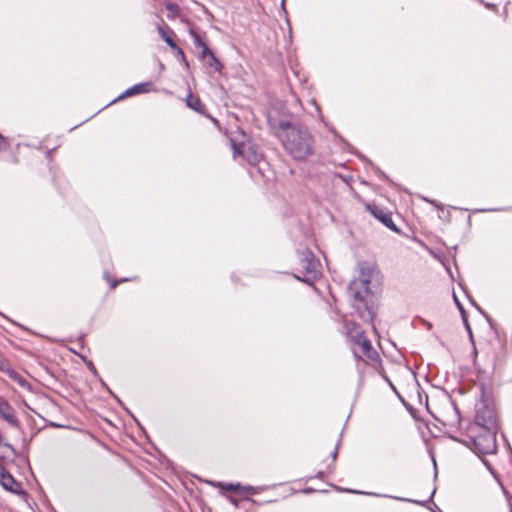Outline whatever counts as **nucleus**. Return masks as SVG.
I'll list each match as a JSON object with an SVG mask.
<instances>
[{
    "label": "nucleus",
    "mask_w": 512,
    "mask_h": 512,
    "mask_svg": "<svg viewBox=\"0 0 512 512\" xmlns=\"http://www.w3.org/2000/svg\"><path fill=\"white\" fill-rule=\"evenodd\" d=\"M368 209L373 214L375 218H377L381 223H383L386 227L393 231H398V228L394 224L390 213L384 211L382 208L378 206H368Z\"/></svg>",
    "instance_id": "obj_11"
},
{
    "label": "nucleus",
    "mask_w": 512,
    "mask_h": 512,
    "mask_svg": "<svg viewBox=\"0 0 512 512\" xmlns=\"http://www.w3.org/2000/svg\"><path fill=\"white\" fill-rule=\"evenodd\" d=\"M311 104L314 106V109H315V111L317 112V114H318V115H320V108H319V106L317 105V103H316L315 99H312V100H311Z\"/></svg>",
    "instance_id": "obj_29"
},
{
    "label": "nucleus",
    "mask_w": 512,
    "mask_h": 512,
    "mask_svg": "<svg viewBox=\"0 0 512 512\" xmlns=\"http://www.w3.org/2000/svg\"><path fill=\"white\" fill-rule=\"evenodd\" d=\"M278 137L284 149L294 158L302 160L313 152V138L307 128L280 122Z\"/></svg>",
    "instance_id": "obj_1"
},
{
    "label": "nucleus",
    "mask_w": 512,
    "mask_h": 512,
    "mask_svg": "<svg viewBox=\"0 0 512 512\" xmlns=\"http://www.w3.org/2000/svg\"><path fill=\"white\" fill-rule=\"evenodd\" d=\"M190 35L193 39L195 46L197 48H201V51H203L204 47H208L194 30H190Z\"/></svg>",
    "instance_id": "obj_18"
},
{
    "label": "nucleus",
    "mask_w": 512,
    "mask_h": 512,
    "mask_svg": "<svg viewBox=\"0 0 512 512\" xmlns=\"http://www.w3.org/2000/svg\"><path fill=\"white\" fill-rule=\"evenodd\" d=\"M497 428L469 425L467 438L460 440L477 455L494 454L497 451L496 443Z\"/></svg>",
    "instance_id": "obj_2"
},
{
    "label": "nucleus",
    "mask_w": 512,
    "mask_h": 512,
    "mask_svg": "<svg viewBox=\"0 0 512 512\" xmlns=\"http://www.w3.org/2000/svg\"><path fill=\"white\" fill-rule=\"evenodd\" d=\"M200 58L204 61L205 65L211 68L214 72H221L223 69V64L209 47H204L203 51H201Z\"/></svg>",
    "instance_id": "obj_10"
},
{
    "label": "nucleus",
    "mask_w": 512,
    "mask_h": 512,
    "mask_svg": "<svg viewBox=\"0 0 512 512\" xmlns=\"http://www.w3.org/2000/svg\"><path fill=\"white\" fill-rule=\"evenodd\" d=\"M479 3H481L482 5H484L485 8L489 9V10H492L494 12H497L498 11V6L494 3H490V2H486L484 0H478Z\"/></svg>",
    "instance_id": "obj_23"
},
{
    "label": "nucleus",
    "mask_w": 512,
    "mask_h": 512,
    "mask_svg": "<svg viewBox=\"0 0 512 512\" xmlns=\"http://www.w3.org/2000/svg\"><path fill=\"white\" fill-rule=\"evenodd\" d=\"M453 299H454V302H455V304H456V306H457V308H458V310H459V312L461 314V317H464V315L467 314V313H466L462 303L459 301V299L457 298V296L455 294H453Z\"/></svg>",
    "instance_id": "obj_22"
},
{
    "label": "nucleus",
    "mask_w": 512,
    "mask_h": 512,
    "mask_svg": "<svg viewBox=\"0 0 512 512\" xmlns=\"http://www.w3.org/2000/svg\"><path fill=\"white\" fill-rule=\"evenodd\" d=\"M166 9L169 11V12H172V13H178L179 12V7L177 4L175 3H169L166 5Z\"/></svg>",
    "instance_id": "obj_25"
},
{
    "label": "nucleus",
    "mask_w": 512,
    "mask_h": 512,
    "mask_svg": "<svg viewBox=\"0 0 512 512\" xmlns=\"http://www.w3.org/2000/svg\"><path fill=\"white\" fill-rule=\"evenodd\" d=\"M263 489H264L263 487H255V486L246 485V486H242L241 493L257 494L260 491H262Z\"/></svg>",
    "instance_id": "obj_19"
},
{
    "label": "nucleus",
    "mask_w": 512,
    "mask_h": 512,
    "mask_svg": "<svg viewBox=\"0 0 512 512\" xmlns=\"http://www.w3.org/2000/svg\"><path fill=\"white\" fill-rule=\"evenodd\" d=\"M282 7H284V0H282Z\"/></svg>",
    "instance_id": "obj_42"
},
{
    "label": "nucleus",
    "mask_w": 512,
    "mask_h": 512,
    "mask_svg": "<svg viewBox=\"0 0 512 512\" xmlns=\"http://www.w3.org/2000/svg\"><path fill=\"white\" fill-rule=\"evenodd\" d=\"M452 409H453L454 414H455V415H454V418H455V419H454V421H453V423H452V424H459V422H460L459 412H458V410H457L456 406H454V405L452 406Z\"/></svg>",
    "instance_id": "obj_27"
},
{
    "label": "nucleus",
    "mask_w": 512,
    "mask_h": 512,
    "mask_svg": "<svg viewBox=\"0 0 512 512\" xmlns=\"http://www.w3.org/2000/svg\"><path fill=\"white\" fill-rule=\"evenodd\" d=\"M479 212H484V211H487L486 209H480L478 210ZM488 211H491L490 209Z\"/></svg>",
    "instance_id": "obj_40"
},
{
    "label": "nucleus",
    "mask_w": 512,
    "mask_h": 512,
    "mask_svg": "<svg viewBox=\"0 0 512 512\" xmlns=\"http://www.w3.org/2000/svg\"><path fill=\"white\" fill-rule=\"evenodd\" d=\"M152 83L151 82H144V83H138V84H135L133 85L132 87H129L128 89H126L121 95H119L116 99H114L113 101L110 102V104L120 100V99H124L126 97H130V96H133V95H136V94H141V93H147V92H150L151 89H152Z\"/></svg>",
    "instance_id": "obj_12"
},
{
    "label": "nucleus",
    "mask_w": 512,
    "mask_h": 512,
    "mask_svg": "<svg viewBox=\"0 0 512 512\" xmlns=\"http://www.w3.org/2000/svg\"><path fill=\"white\" fill-rule=\"evenodd\" d=\"M8 145L6 138L0 133V149H6Z\"/></svg>",
    "instance_id": "obj_26"
},
{
    "label": "nucleus",
    "mask_w": 512,
    "mask_h": 512,
    "mask_svg": "<svg viewBox=\"0 0 512 512\" xmlns=\"http://www.w3.org/2000/svg\"><path fill=\"white\" fill-rule=\"evenodd\" d=\"M234 156L241 155L251 165H258L263 160L261 151L251 144H236L232 142Z\"/></svg>",
    "instance_id": "obj_6"
},
{
    "label": "nucleus",
    "mask_w": 512,
    "mask_h": 512,
    "mask_svg": "<svg viewBox=\"0 0 512 512\" xmlns=\"http://www.w3.org/2000/svg\"><path fill=\"white\" fill-rule=\"evenodd\" d=\"M0 417L12 427H19L15 409L4 399L0 398Z\"/></svg>",
    "instance_id": "obj_8"
},
{
    "label": "nucleus",
    "mask_w": 512,
    "mask_h": 512,
    "mask_svg": "<svg viewBox=\"0 0 512 512\" xmlns=\"http://www.w3.org/2000/svg\"><path fill=\"white\" fill-rule=\"evenodd\" d=\"M343 491L351 492L355 494H367L366 492L358 491V490H349V489H343Z\"/></svg>",
    "instance_id": "obj_31"
},
{
    "label": "nucleus",
    "mask_w": 512,
    "mask_h": 512,
    "mask_svg": "<svg viewBox=\"0 0 512 512\" xmlns=\"http://www.w3.org/2000/svg\"><path fill=\"white\" fill-rule=\"evenodd\" d=\"M158 32L161 36V38L166 42V44L171 48H177V44L175 41L171 38V36L168 34L166 28L164 27H158Z\"/></svg>",
    "instance_id": "obj_14"
},
{
    "label": "nucleus",
    "mask_w": 512,
    "mask_h": 512,
    "mask_svg": "<svg viewBox=\"0 0 512 512\" xmlns=\"http://www.w3.org/2000/svg\"><path fill=\"white\" fill-rule=\"evenodd\" d=\"M186 104L191 109L200 112L202 108V103L198 97H194L192 95H188L186 98Z\"/></svg>",
    "instance_id": "obj_15"
},
{
    "label": "nucleus",
    "mask_w": 512,
    "mask_h": 512,
    "mask_svg": "<svg viewBox=\"0 0 512 512\" xmlns=\"http://www.w3.org/2000/svg\"><path fill=\"white\" fill-rule=\"evenodd\" d=\"M337 454H338V450H337V448H336V449L332 452V454H331V456H332L333 460H335V459H336Z\"/></svg>",
    "instance_id": "obj_35"
},
{
    "label": "nucleus",
    "mask_w": 512,
    "mask_h": 512,
    "mask_svg": "<svg viewBox=\"0 0 512 512\" xmlns=\"http://www.w3.org/2000/svg\"><path fill=\"white\" fill-rule=\"evenodd\" d=\"M7 376L11 380H13L16 383H18V385H20L22 388H24L26 390H29V391L32 389V385L23 376H21L17 371H15L14 369L9 371V374Z\"/></svg>",
    "instance_id": "obj_13"
},
{
    "label": "nucleus",
    "mask_w": 512,
    "mask_h": 512,
    "mask_svg": "<svg viewBox=\"0 0 512 512\" xmlns=\"http://www.w3.org/2000/svg\"><path fill=\"white\" fill-rule=\"evenodd\" d=\"M390 386L395 390L393 383L389 382Z\"/></svg>",
    "instance_id": "obj_41"
},
{
    "label": "nucleus",
    "mask_w": 512,
    "mask_h": 512,
    "mask_svg": "<svg viewBox=\"0 0 512 512\" xmlns=\"http://www.w3.org/2000/svg\"><path fill=\"white\" fill-rule=\"evenodd\" d=\"M0 484L5 490L12 493H19L21 491V484L2 465H0Z\"/></svg>",
    "instance_id": "obj_9"
},
{
    "label": "nucleus",
    "mask_w": 512,
    "mask_h": 512,
    "mask_svg": "<svg viewBox=\"0 0 512 512\" xmlns=\"http://www.w3.org/2000/svg\"><path fill=\"white\" fill-rule=\"evenodd\" d=\"M11 370H13V368L8 359L0 354V371L8 375Z\"/></svg>",
    "instance_id": "obj_17"
},
{
    "label": "nucleus",
    "mask_w": 512,
    "mask_h": 512,
    "mask_svg": "<svg viewBox=\"0 0 512 512\" xmlns=\"http://www.w3.org/2000/svg\"><path fill=\"white\" fill-rule=\"evenodd\" d=\"M375 496H382V497H388L387 495H380V494H374ZM390 498L400 500V501H406V502H413V500L402 498V497H396V496H389ZM414 503L422 504L420 501H414Z\"/></svg>",
    "instance_id": "obj_24"
},
{
    "label": "nucleus",
    "mask_w": 512,
    "mask_h": 512,
    "mask_svg": "<svg viewBox=\"0 0 512 512\" xmlns=\"http://www.w3.org/2000/svg\"><path fill=\"white\" fill-rule=\"evenodd\" d=\"M379 271L375 266L366 265L360 268L358 278L354 279L349 285V292L355 300L363 301L370 293L369 285L374 279H377Z\"/></svg>",
    "instance_id": "obj_3"
},
{
    "label": "nucleus",
    "mask_w": 512,
    "mask_h": 512,
    "mask_svg": "<svg viewBox=\"0 0 512 512\" xmlns=\"http://www.w3.org/2000/svg\"><path fill=\"white\" fill-rule=\"evenodd\" d=\"M471 303L476 307V309H477L478 311H480L481 313H483V311L481 310V308L478 306V304H477V303H475V302H473V301H471Z\"/></svg>",
    "instance_id": "obj_37"
},
{
    "label": "nucleus",
    "mask_w": 512,
    "mask_h": 512,
    "mask_svg": "<svg viewBox=\"0 0 512 512\" xmlns=\"http://www.w3.org/2000/svg\"><path fill=\"white\" fill-rule=\"evenodd\" d=\"M470 425H479L481 427L497 428V418L492 402L481 398L476 404V414L474 422Z\"/></svg>",
    "instance_id": "obj_5"
},
{
    "label": "nucleus",
    "mask_w": 512,
    "mask_h": 512,
    "mask_svg": "<svg viewBox=\"0 0 512 512\" xmlns=\"http://www.w3.org/2000/svg\"><path fill=\"white\" fill-rule=\"evenodd\" d=\"M104 277L107 279V281L110 283L111 289H114L119 283L128 281L127 278L121 279L119 281H115L114 279L110 278L107 273L104 274Z\"/></svg>",
    "instance_id": "obj_20"
},
{
    "label": "nucleus",
    "mask_w": 512,
    "mask_h": 512,
    "mask_svg": "<svg viewBox=\"0 0 512 512\" xmlns=\"http://www.w3.org/2000/svg\"><path fill=\"white\" fill-rule=\"evenodd\" d=\"M465 329L470 337V340L473 342V334H472V329L470 327V324H467V326H465Z\"/></svg>",
    "instance_id": "obj_28"
},
{
    "label": "nucleus",
    "mask_w": 512,
    "mask_h": 512,
    "mask_svg": "<svg viewBox=\"0 0 512 512\" xmlns=\"http://www.w3.org/2000/svg\"><path fill=\"white\" fill-rule=\"evenodd\" d=\"M422 323L426 327L427 330H431L432 329V323H430V322H428L426 320H422Z\"/></svg>",
    "instance_id": "obj_30"
},
{
    "label": "nucleus",
    "mask_w": 512,
    "mask_h": 512,
    "mask_svg": "<svg viewBox=\"0 0 512 512\" xmlns=\"http://www.w3.org/2000/svg\"><path fill=\"white\" fill-rule=\"evenodd\" d=\"M313 491H314V490H313L312 488H306V489L304 490V493H311V492H313Z\"/></svg>",
    "instance_id": "obj_39"
},
{
    "label": "nucleus",
    "mask_w": 512,
    "mask_h": 512,
    "mask_svg": "<svg viewBox=\"0 0 512 512\" xmlns=\"http://www.w3.org/2000/svg\"><path fill=\"white\" fill-rule=\"evenodd\" d=\"M353 341L362 348L364 355L372 361H380L379 353L372 347L370 340L362 331H356Z\"/></svg>",
    "instance_id": "obj_7"
},
{
    "label": "nucleus",
    "mask_w": 512,
    "mask_h": 512,
    "mask_svg": "<svg viewBox=\"0 0 512 512\" xmlns=\"http://www.w3.org/2000/svg\"><path fill=\"white\" fill-rule=\"evenodd\" d=\"M88 367H89V369H90L94 374H96V369H95V367H94V365H93V363H92V362H89V363H88Z\"/></svg>",
    "instance_id": "obj_32"
},
{
    "label": "nucleus",
    "mask_w": 512,
    "mask_h": 512,
    "mask_svg": "<svg viewBox=\"0 0 512 512\" xmlns=\"http://www.w3.org/2000/svg\"><path fill=\"white\" fill-rule=\"evenodd\" d=\"M173 50L176 52L177 57H179L181 61L184 62L186 66H188V62L186 60L183 50L178 45L177 48H173Z\"/></svg>",
    "instance_id": "obj_21"
},
{
    "label": "nucleus",
    "mask_w": 512,
    "mask_h": 512,
    "mask_svg": "<svg viewBox=\"0 0 512 512\" xmlns=\"http://www.w3.org/2000/svg\"><path fill=\"white\" fill-rule=\"evenodd\" d=\"M300 273L302 276L295 275L300 281L307 284H313L321 275V264L310 250H304L299 253Z\"/></svg>",
    "instance_id": "obj_4"
},
{
    "label": "nucleus",
    "mask_w": 512,
    "mask_h": 512,
    "mask_svg": "<svg viewBox=\"0 0 512 512\" xmlns=\"http://www.w3.org/2000/svg\"><path fill=\"white\" fill-rule=\"evenodd\" d=\"M315 477H316V478H318V479H323V477H324V472L319 471V472L316 474V476H315Z\"/></svg>",
    "instance_id": "obj_33"
},
{
    "label": "nucleus",
    "mask_w": 512,
    "mask_h": 512,
    "mask_svg": "<svg viewBox=\"0 0 512 512\" xmlns=\"http://www.w3.org/2000/svg\"><path fill=\"white\" fill-rule=\"evenodd\" d=\"M214 486L225 489L227 491H238V492H241V488H242V485L240 483L233 484V483L218 482V483L214 484Z\"/></svg>",
    "instance_id": "obj_16"
},
{
    "label": "nucleus",
    "mask_w": 512,
    "mask_h": 512,
    "mask_svg": "<svg viewBox=\"0 0 512 512\" xmlns=\"http://www.w3.org/2000/svg\"><path fill=\"white\" fill-rule=\"evenodd\" d=\"M377 173L380 177L386 178L385 174L381 170L377 169Z\"/></svg>",
    "instance_id": "obj_36"
},
{
    "label": "nucleus",
    "mask_w": 512,
    "mask_h": 512,
    "mask_svg": "<svg viewBox=\"0 0 512 512\" xmlns=\"http://www.w3.org/2000/svg\"><path fill=\"white\" fill-rule=\"evenodd\" d=\"M462 320H463L464 326H467V324H469L468 319H467V314H465L464 317H462Z\"/></svg>",
    "instance_id": "obj_34"
},
{
    "label": "nucleus",
    "mask_w": 512,
    "mask_h": 512,
    "mask_svg": "<svg viewBox=\"0 0 512 512\" xmlns=\"http://www.w3.org/2000/svg\"><path fill=\"white\" fill-rule=\"evenodd\" d=\"M230 501H231V503H232L234 506H236V507H237V505H238V504H237V500H236V499H234L233 497H230Z\"/></svg>",
    "instance_id": "obj_38"
}]
</instances>
